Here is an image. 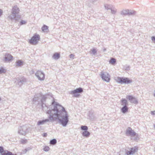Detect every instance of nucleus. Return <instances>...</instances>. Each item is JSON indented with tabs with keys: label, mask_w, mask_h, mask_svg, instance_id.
<instances>
[{
	"label": "nucleus",
	"mask_w": 155,
	"mask_h": 155,
	"mask_svg": "<svg viewBox=\"0 0 155 155\" xmlns=\"http://www.w3.org/2000/svg\"><path fill=\"white\" fill-rule=\"evenodd\" d=\"M151 39L153 41H154L155 42V36L152 37Z\"/></svg>",
	"instance_id": "nucleus-40"
},
{
	"label": "nucleus",
	"mask_w": 155,
	"mask_h": 155,
	"mask_svg": "<svg viewBox=\"0 0 155 155\" xmlns=\"http://www.w3.org/2000/svg\"><path fill=\"white\" fill-rule=\"evenodd\" d=\"M6 72V71L3 68H0V74Z\"/></svg>",
	"instance_id": "nucleus-32"
},
{
	"label": "nucleus",
	"mask_w": 155,
	"mask_h": 155,
	"mask_svg": "<svg viewBox=\"0 0 155 155\" xmlns=\"http://www.w3.org/2000/svg\"><path fill=\"white\" fill-rule=\"evenodd\" d=\"M129 108L128 106H124L121 108V111L123 113L125 114L128 112Z\"/></svg>",
	"instance_id": "nucleus-18"
},
{
	"label": "nucleus",
	"mask_w": 155,
	"mask_h": 155,
	"mask_svg": "<svg viewBox=\"0 0 155 155\" xmlns=\"http://www.w3.org/2000/svg\"><path fill=\"white\" fill-rule=\"evenodd\" d=\"M35 75L40 80H43L45 78V74L42 71H38L35 74Z\"/></svg>",
	"instance_id": "nucleus-12"
},
{
	"label": "nucleus",
	"mask_w": 155,
	"mask_h": 155,
	"mask_svg": "<svg viewBox=\"0 0 155 155\" xmlns=\"http://www.w3.org/2000/svg\"><path fill=\"white\" fill-rule=\"evenodd\" d=\"M41 101V99L39 97L38 94H35L33 98L32 102L33 104H39Z\"/></svg>",
	"instance_id": "nucleus-15"
},
{
	"label": "nucleus",
	"mask_w": 155,
	"mask_h": 155,
	"mask_svg": "<svg viewBox=\"0 0 155 155\" xmlns=\"http://www.w3.org/2000/svg\"><path fill=\"white\" fill-rule=\"evenodd\" d=\"M49 147L48 146H46L44 148V150L45 151H48L49 150Z\"/></svg>",
	"instance_id": "nucleus-35"
},
{
	"label": "nucleus",
	"mask_w": 155,
	"mask_h": 155,
	"mask_svg": "<svg viewBox=\"0 0 155 155\" xmlns=\"http://www.w3.org/2000/svg\"><path fill=\"white\" fill-rule=\"evenodd\" d=\"M19 11V9L17 5H15L12 7L11 12L12 15H9L8 18L11 20H18L20 18V17L18 15Z\"/></svg>",
	"instance_id": "nucleus-2"
},
{
	"label": "nucleus",
	"mask_w": 155,
	"mask_h": 155,
	"mask_svg": "<svg viewBox=\"0 0 155 155\" xmlns=\"http://www.w3.org/2000/svg\"><path fill=\"white\" fill-rule=\"evenodd\" d=\"M151 114L152 115H155V110L151 111Z\"/></svg>",
	"instance_id": "nucleus-41"
},
{
	"label": "nucleus",
	"mask_w": 155,
	"mask_h": 155,
	"mask_svg": "<svg viewBox=\"0 0 155 155\" xmlns=\"http://www.w3.org/2000/svg\"><path fill=\"white\" fill-rule=\"evenodd\" d=\"M57 143V140L55 139H53L50 140V143L51 145H54Z\"/></svg>",
	"instance_id": "nucleus-25"
},
{
	"label": "nucleus",
	"mask_w": 155,
	"mask_h": 155,
	"mask_svg": "<svg viewBox=\"0 0 155 155\" xmlns=\"http://www.w3.org/2000/svg\"><path fill=\"white\" fill-rule=\"evenodd\" d=\"M81 129L84 131H87L88 129V127L86 126L82 125L81 127Z\"/></svg>",
	"instance_id": "nucleus-26"
},
{
	"label": "nucleus",
	"mask_w": 155,
	"mask_h": 155,
	"mask_svg": "<svg viewBox=\"0 0 155 155\" xmlns=\"http://www.w3.org/2000/svg\"><path fill=\"white\" fill-rule=\"evenodd\" d=\"M83 92L82 88L79 87L76 89L69 92V94L73 95L72 97H78L80 96V94Z\"/></svg>",
	"instance_id": "nucleus-5"
},
{
	"label": "nucleus",
	"mask_w": 155,
	"mask_h": 155,
	"mask_svg": "<svg viewBox=\"0 0 155 155\" xmlns=\"http://www.w3.org/2000/svg\"><path fill=\"white\" fill-rule=\"evenodd\" d=\"M128 9L123 10L121 12L120 14L122 15H127L129 12Z\"/></svg>",
	"instance_id": "nucleus-23"
},
{
	"label": "nucleus",
	"mask_w": 155,
	"mask_h": 155,
	"mask_svg": "<svg viewBox=\"0 0 155 155\" xmlns=\"http://www.w3.org/2000/svg\"><path fill=\"white\" fill-rule=\"evenodd\" d=\"M120 102L121 105L123 106H128V105L127 100L125 99L122 98L120 100Z\"/></svg>",
	"instance_id": "nucleus-16"
},
{
	"label": "nucleus",
	"mask_w": 155,
	"mask_h": 155,
	"mask_svg": "<svg viewBox=\"0 0 155 155\" xmlns=\"http://www.w3.org/2000/svg\"><path fill=\"white\" fill-rule=\"evenodd\" d=\"M129 12L127 13V15H134L136 13V11L133 10H129Z\"/></svg>",
	"instance_id": "nucleus-24"
},
{
	"label": "nucleus",
	"mask_w": 155,
	"mask_h": 155,
	"mask_svg": "<svg viewBox=\"0 0 155 155\" xmlns=\"http://www.w3.org/2000/svg\"><path fill=\"white\" fill-rule=\"evenodd\" d=\"M47 107V109H48V107H47V106H46H46H45V105H44V107Z\"/></svg>",
	"instance_id": "nucleus-45"
},
{
	"label": "nucleus",
	"mask_w": 155,
	"mask_h": 155,
	"mask_svg": "<svg viewBox=\"0 0 155 155\" xmlns=\"http://www.w3.org/2000/svg\"><path fill=\"white\" fill-rule=\"evenodd\" d=\"M27 127L25 125L20 126L18 128V133L22 135H25L27 132Z\"/></svg>",
	"instance_id": "nucleus-8"
},
{
	"label": "nucleus",
	"mask_w": 155,
	"mask_h": 155,
	"mask_svg": "<svg viewBox=\"0 0 155 155\" xmlns=\"http://www.w3.org/2000/svg\"><path fill=\"white\" fill-rule=\"evenodd\" d=\"M41 30L44 32H47L48 30V27L45 25H44L41 28Z\"/></svg>",
	"instance_id": "nucleus-22"
},
{
	"label": "nucleus",
	"mask_w": 155,
	"mask_h": 155,
	"mask_svg": "<svg viewBox=\"0 0 155 155\" xmlns=\"http://www.w3.org/2000/svg\"><path fill=\"white\" fill-rule=\"evenodd\" d=\"M154 97H155V93L154 94Z\"/></svg>",
	"instance_id": "nucleus-47"
},
{
	"label": "nucleus",
	"mask_w": 155,
	"mask_h": 155,
	"mask_svg": "<svg viewBox=\"0 0 155 155\" xmlns=\"http://www.w3.org/2000/svg\"><path fill=\"white\" fill-rule=\"evenodd\" d=\"M13 58V56L10 54L6 53L3 58V61L5 62H6L12 60Z\"/></svg>",
	"instance_id": "nucleus-11"
},
{
	"label": "nucleus",
	"mask_w": 155,
	"mask_h": 155,
	"mask_svg": "<svg viewBox=\"0 0 155 155\" xmlns=\"http://www.w3.org/2000/svg\"><path fill=\"white\" fill-rule=\"evenodd\" d=\"M154 152H155V150H154Z\"/></svg>",
	"instance_id": "nucleus-50"
},
{
	"label": "nucleus",
	"mask_w": 155,
	"mask_h": 155,
	"mask_svg": "<svg viewBox=\"0 0 155 155\" xmlns=\"http://www.w3.org/2000/svg\"><path fill=\"white\" fill-rule=\"evenodd\" d=\"M47 134L46 133H44L42 134V136L44 137H46L47 136Z\"/></svg>",
	"instance_id": "nucleus-39"
},
{
	"label": "nucleus",
	"mask_w": 155,
	"mask_h": 155,
	"mask_svg": "<svg viewBox=\"0 0 155 155\" xmlns=\"http://www.w3.org/2000/svg\"><path fill=\"white\" fill-rule=\"evenodd\" d=\"M4 150V149L3 147L2 146H0V153L1 154L3 152Z\"/></svg>",
	"instance_id": "nucleus-36"
},
{
	"label": "nucleus",
	"mask_w": 155,
	"mask_h": 155,
	"mask_svg": "<svg viewBox=\"0 0 155 155\" xmlns=\"http://www.w3.org/2000/svg\"><path fill=\"white\" fill-rule=\"evenodd\" d=\"M19 81H20L22 83H24L26 82V79L25 78L22 77L19 80Z\"/></svg>",
	"instance_id": "nucleus-31"
},
{
	"label": "nucleus",
	"mask_w": 155,
	"mask_h": 155,
	"mask_svg": "<svg viewBox=\"0 0 155 155\" xmlns=\"http://www.w3.org/2000/svg\"><path fill=\"white\" fill-rule=\"evenodd\" d=\"M110 10H111V13L112 14H114L116 13L117 9L114 7H112L111 8V9Z\"/></svg>",
	"instance_id": "nucleus-28"
},
{
	"label": "nucleus",
	"mask_w": 155,
	"mask_h": 155,
	"mask_svg": "<svg viewBox=\"0 0 155 155\" xmlns=\"http://www.w3.org/2000/svg\"><path fill=\"white\" fill-rule=\"evenodd\" d=\"M39 35L37 33H35L29 40V43L32 45H36L40 40Z\"/></svg>",
	"instance_id": "nucleus-6"
},
{
	"label": "nucleus",
	"mask_w": 155,
	"mask_h": 155,
	"mask_svg": "<svg viewBox=\"0 0 155 155\" xmlns=\"http://www.w3.org/2000/svg\"><path fill=\"white\" fill-rule=\"evenodd\" d=\"M29 150L30 149L29 148L25 149L24 150H22L21 153H23V154L25 153H26V152L27 151H29Z\"/></svg>",
	"instance_id": "nucleus-33"
},
{
	"label": "nucleus",
	"mask_w": 155,
	"mask_h": 155,
	"mask_svg": "<svg viewBox=\"0 0 155 155\" xmlns=\"http://www.w3.org/2000/svg\"><path fill=\"white\" fill-rule=\"evenodd\" d=\"M47 107V109H48V107H47V106H46H46H45V105H44V107Z\"/></svg>",
	"instance_id": "nucleus-44"
},
{
	"label": "nucleus",
	"mask_w": 155,
	"mask_h": 155,
	"mask_svg": "<svg viewBox=\"0 0 155 155\" xmlns=\"http://www.w3.org/2000/svg\"><path fill=\"white\" fill-rule=\"evenodd\" d=\"M116 81L120 84H129L132 82V80L127 78L117 77L115 79Z\"/></svg>",
	"instance_id": "nucleus-4"
},
{
	"label": "nucleus",
	"mask_w": 155,
	"mask_h": 155,
	"mask_svg": "<svg viewBox=\"0 0 155 155\" xmlns=\"http://www.w3.org/2000/svg\"><path fill=\"white\" fill-rule=\"evenodd\" d=\"M27 22L26 21L23 20H21L20 22V24L21 25L25 24Z\"/></svg>",
	"instance_id": "nucleus-34"
},
{
	"label": "nucleus",
	"mask_w": 155,
	"mask_h": 155,
	"mask_svg": "<svg viewBox=\"0 0 155 155\" xmlns=\"http://www.w3.org/2000/svg\"><path fill=\"white\" fill-rule=\"evenodd\" d=\"M105 50H106V49H104V51H105Z\"/></svg>",
	"instance_id": "nucleus-49"
},
{
	"label": "nucleus",
	"mask_w": 155,
	"mask_h": 155,
	"mask_svg": "<svg viewBox=\"0 0 155 155\" xmlns=\"http://www.w3.org/2000/svg\"><path fill=\"white\" fill-rule=\"evenodd\" d=\"M60 57V54L58 53H56L54 54L52 57L54 59L57 60Z\"/></svg>",
	"instance_id": "nucleus-20"
},
{
	"label": "nucleus",
	"mask_w": 155,
	"mask_h": 155,
	"mask_svg": "<svg viewBox=\"0 0 155 155\" xmlns=\"http://www.w3.org/2000/svg\"><path fill=\"white\" fill-rule=\"evenodd\" d=\"M92 52L93 54L94 55L95 54V53H96L97 51H96L95 49H93L92 50Z\"/></svg>",
	"instance_id": "nucleus-37"
},
{
	"label": "nucleus",
	"mask_w": 155,
	"mask_h": 155,
	"mask_svg": "<svg viewBox=\"0 0 155 155\" xmlns=\"http://www.w3.org/2000/svg\"><path fill=\"white\" fill-rule=\"evenodd\" d=\"M53 107H51L53 111V118L55 120L53 121L58 120L59 123L63 126L66 127L69 121V116L64 108L58 103L54 101L52 103Z\"/></svg>",
	"instance_id": "nucleus-1"
},
{
	"label": "nucleus",
	"mask_w": 155,
	"mask_h": 155,
	"mask_svg": "<svg viewBox=\"0 0 155 155\" xmlns=\"http://www.w3.org/2000/svg\"><path fill=\"white\" fill-rule=\"evenodd\" d=\"M49 96L48 94H47L45 95H43L41 99V107L42 108H44V105L46 107V104H45L46 100L47 97Z\"/></svg>",
	"instance_id": "nucleus-14"
},
{
	"label": "nucleus",
	"mask_w": 155,
	"mask_h": 155,
	"mask_svg": "<svg viewBox=\"0 0 155 155\" xmlns=\"http://www.w3.org/2000/svg\"><path fill=\"white\" fill-rule=\"evenodd\" d=\"M82 136L86 137H88L90 135V133L87 131H84L82 133Z\"/></svg>",
	"instance_id": "nucleus-19"
},
{
	"label": "nucleus",
	"mask_w": 155,
	"mask_h": 155,
	"mask_svg": "<svg viewBox=\"0 0 155 155\" xmlns=\"http://www.w3.org/2000/svg\"><path fill=\"white\" fill-rule=\"evenodd\" d=\"M126 134L127 135H129L131 137H135L137 134L130 127H128L126 131Z\"/></svg>",
	"instance_id": "nucleus-9"
},
{
	"label": "nucleus",
	"mask_w": 155,
	"mask_h": 155,
	"mask_svg": "<svg viewBox=\"0 0 155 155\" xmlns=\"http://www.w3.org/2000/svg\"><path fill=\"white\" fill-rule=\"evenodd\" d=\"M18 84L20 86H21V85L22 84H23L19 80V81L18 80Z\"/></svg>",
	"instance_id": "nucleus-38"
},
{
	"label": "nucleus",
	"mask_w": 155,
	"mask_h": 155,
	"mask_svg": "<svg viewBox=\"0 0 155 155\" xmlns=\"http://www.w3.org/2000/svg\"><path fill=\"white\" fill-rule=\"evenodd\" d=\"M26 140H22L21 141V142L22 143L24 144L26 142Z\"/></svg>",
	"instance_id": "nucleus-42"
},
{
	"label": "nucleus",
	"mask_w": 155,
	"mask_h": 155,
	"mask_svg": "<svg viewBox=\"0 0 155 155\" xmlns=\"http://www.w3.org/2000/svg\"><path fill=\"white\" fill-rule=\"evenodd\" d=\"M100 75L102 80L107 82H109L110 80V75L106 72L101 71L100 73Z\"/></svg>",
	"instance_id": "nucleus-7"
},
{
	"label": "nucleus",
	"mask_w": 155,
	"mask_h": 155,
	"mask_svg": "<svg viewBox=\"0 0 155 155\" xmlns=\"http://www.w3.org/2000/svg\"><path fill=\"white\" fill-rule=\"evenodd\" d=\"M126 98L130 101L131 103H133L134 104H137L138 103V101L136 98L134 97L132 95H127L126 96Z\"/></svg>",
	"instance_id": "nucleus-10"
},
{
	"label": "nucleus",
	"mask_w": 155,
	"mask_h": 155,
	"mask_svg": "<svg viewBox=\"0 0 155 155\" xmlns=\"http://www.w3.org/2000/svg\"><path fill=\"white\" fill-rule=\"evenodd\" d=\"M53 111L51 110V108H50L46 112L47 114L49 115L48 117V118L43 120H39L37 123V126H39L43 125L46 122H52L53 121V120H55V118H53V113H52Z\"/></svg>",
	"instance_id": "nucleus-3"
},
{
	"label": "nucleus",
	"mask_w": 155,
	"mask_h": 155,
	"mask_svg": "<svg viewBox=\"0 0 155 155\" xmlns=\"http://www.w3.org/2000/svg\"><path fill=\"white\" fill-rule=\"evenodd\" d=\"M138 150V147H132L130 148V150L129 151H127L126 152V153L127 155H133L136 152H137Z\"/></svg>",
	"instance_id": "nucleus-13"
},
{
	"label": "nucleus",
	"mask_w": 155,
	"mask_h": 155,
	"mask_svg": "<svg viewBox=\"0 0 155 155\" xmlns=\"http://www.w3.org/2000/svg\"><path fill=\"white\" fill-rule=\"evenodd\" d=\"M16 63L17 66H20L22 64L23 62L21 60H19L16 62Z\"/></svg>",
	"instance_id": "nucleus-30"
},
{
	"label": "nucleus",
	"mask_w": 155,
	"mask_h": 155,
	"mask_svg": "<svg viewBox=\"0 0 155 155\" xmlns=\"http://www.w3.org/2000/svg\"><path fill=\"white\" fill-rule=\"evenodd\" d=\"M1 100V97H0V101Z\"/></svg>",
	"instance_id": "nucleus-48"
},
{
	"label": "nucleus",
	"mask_w": 155,
	"mask_h": 155,
	"mask_svg": "<svg viewBox=\"0 0 155 155\" xmlns=\"http://www.w3.org/2000/svg\"><path fill=\"white\" fill-rule=\"evenodd\" d=\"M154 128H155V124L154 125Z\"/></svg>",
	"instance_id": "nucleus-46"
},
{
	"label": "nucleus",
	"mask_w": 155,
	"mask_h": 155,
	"mask_svg": "<svg viewBox=\"0 0 155 155\" xmlns=\"http://www.w3.org/2000/svg\"><path fill=\"white\" fill-rule=\"evenodd\" d=\"M88 117L89 119L91 120H93L95 118V116L93 113L91 111L89 112Z\"/></svg>",
	"instance_id": "nucleus-21"
},
{
	"label": "nucleus",
	"mask_w": 155,
	"mask_h": 155,
	"mask_svg": "<svg viewBox=\"0 0 155 155\" xmlns=\"http://www.w3.org/2000/svg\"><path fill=\"white\" fill-rule=\"evenodd\" d=\"M74 57V55L72 54H71L70 55V58H73Z\"/></svg>",
	"instance_id": "nucleus-43"
},
{
	"label": "nucleus",
	"mask_w": 155,
	"mask_h": 155,
	"mask_svg": "<svg viewBox=\"0 0 155 155\" xmlns=\"http://www.w3.org/2000/svg\"><path fill=\"white\" fill-rule=\"evenodd\" d=\"M2 155H17L16 154H14L12 152L7 150H4L3 152L1 153Z\"/></svg>",
	"instance_id": "nucleus-17"
},
{
	"label": "nucleus",
	"mask_w": 155,
	"mask_h": 155,
	"mask_svg": "<svg viewBox=\"0 0 155 155\" xmlns=\"http://www.w3.org/2000/svg\"><path fill=\"white\" fill-rule=\"evenodd\" d=\"M110 63L114 64L116 62V59L114 58H111L109 61Z\"/></svg>",
	"instance_id": "nucleus-27"
},
{
	"label": "nucleus",
	"mask_w": 155,
	"mask_h": 155,
	"mask_svg": "<svg viewBox=\"0 0 155 155\" xmlns=\"http://www.w3.org/2000/svg\"><path fill=\"white\" fill-rule=\"evenodd\" d=\"M104 7L105 9L107 10L110 9L112 7L111 5L108 4L105 5H104Z\"/></svg>",
	"instance_id": "nucleus-29"
}]
</instances>
